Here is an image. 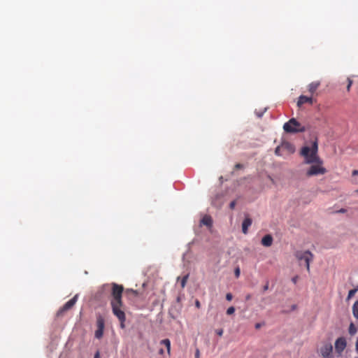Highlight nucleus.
Instances as JSON below:
<instances>
[{"instance_id":"obj_1","label":"nucleus","mask_w":358,"mask_h":358,"mask_svg":"<svg viewBox=\"0 0 358 358\" xmlns=\"http://www.w3.org/2000/svg\"><path fill=\"white\" fill-rule=\"evenodd\" d=\"M318 144L317 141L313 142L311 147L304 146L301 150V155L305 158L306 164H315L308 169L306 171L308 177L323 175L327 173V169L322 165V160L317 155Z\"/></svg>"},{"instance_id":"obj_2","label":"nucleus","mask_w":358,"mask_h":358,"mask_svg":"<svg viewBox=\"0 0 358 358\" xmlns=\"http://www.w3.org/2000/svg\"><path fill=\"white\" fill-rule=\"evenodd\" d=\"M294 256L299 262L300 264H301L303 262H304L307 271L310 273V264L314 259L313 254L309 250H297L294 253Z\"/></svg>"},{"instance_id":"obj_3","label":"nucleus","mask_w":358,"mask_h":358,"mask_svg":"<svg viewBox=\"0 0 358 358\" xmlns=\"http://www.w3.org/2000/svg\"><path fill=\"white\" fill-rule=\"evenodd\" d=\"M283 129L287 133L290 134L303 132L306 131L305 127L301 126L295 118H292L287 122L285 123Z\"/></svg>"},{"instance_id":"obj_4","label":"nucleus","mask_w":358,"mask_h":358,"mask_svg":"<svg viewBox=\"0 0 358 358\" xmlns=\"http://www.w3.org/2000/svg\"><path fill=\"white\" fill-rule=\"evenodd\" d=\"M78 295L76 294L72 299L66 302L57 312V317H62L66 311L70 310L76 303Z\"/></svg>"},{"instance_id":"obj_5","label":"nucleus","mask_w":358,"mask_h":358,"mask_svg":"<svg viewBox=\"0 0 358 358\" xmlns=\"http://www.w3.org/2000/svg\"><path fill=\"white\" fill-rule=\"evenodd\" d=\"M122 292H112V299L110 301L112 308L122 306Z\"/></svg>"},{"instance_id":"obj_6","label":"nucleus","mask_w":358,"mask_h":358,"mask_svg":"<svg viewBox=\"0 0 358 358\" xmlns=\"http://www.w3.org/2000/svg\"><path fill=\"white\" fill-rule=\"evenodd\" d=\"M101 291H124V287L122 285L107 283L102 285Z\"/></svg>"},{"instance_id":"obj_7","label":"nucleus","mask_w":358,"mask_h":358,"mask_svg":"<svg viewBox=\"0 0 358 358\" xmlns=\"http://www.w3.org/2000/svg\"><path fill=\"white\" fill-rule=\"evenodd\" d=\"M333 351L332 345L330 343H324L320 348V353L324 358L329 357Z\"/></svg>"},{"instance_id":"obj_8","label":"nucleus","mask_w":358,"mask_h":358,"mask_svg":"<svg viewBox=\"0 0 358 358\" xmlns=\"http://www.w3.org/2000/svg\"><path fill=\"white\" fill-rule=\"evenodd\" d=\"M346 347V341L345 338L340 337L336 340L335 342V349L338 352L341 353Z\"/></svg>"},{"instance_id":"obj_9","label":"nucleus","mask_w":358,"mask_h":358,"mask_svg":"<svg viewBox=\"0 0 358 358\" xmlns=\"http://www.w3.org/2000/svg\"><path fill=\"white\" fill-rule=\"evenodd\" d=\"M113 314L118 318L120 322H125L126 317L124 312L121 309V307L112 308Z\"/></svg>"},{"instance_id":"obj_10","label":"nucleus","mask_w":358,"mask_h":358,"mask_svg":"<svg viewBox=\"0 0 358 358\" xmlns=\"http://www.w3.org/2000/svg\"><path fill=\"white\" fill-rule=\"evenodd\" d=\"M308 103L312 105L313 103V99L311 97H308L306 96L301 95L299 97V100L297 101V106L301 107L303 104Z\"/></svg>"},{"instance_id":"obj_11","label":"nucleus","mask_w":358,"mask_h":358,"mask_svg":"<svg viewBox=\"0 0 358 358\" xmlns=\"http://www.w3.org/2000/svg\"><path fill=\"white\" fill-rule=\"evenodd\" d=\"M273 241V238L271 234H267L262 238L261 243L265 247H270L272 245Z\"/></svg>"},{"instance_id":"obj_12","label":"nucleus","mask_w":358,"mask_h":358,"mask_svg":"<svg viewBox=\"0 0 358 358\" xmlns=\"http://www.w3.org/2000/svg\"><path fill=\"white\" fill-rule=\"evenodd\" d=\"M251 224L252 219L248 217H245L242 223V231L244 234H248V228L251 226Z\"/></svg>"},{"instance_id":"obj_13","label":"nucleus","mask_w":358,"mask_h":358,"mask_svg":"<svg viewBox=\"0 0 358 358\" xmlns=\"http://www.w3.org/2000/svg\"><path fill=\"white\" fill-rule=\"evenodd\" d=\"M281 145L282 150H285L288 153H293L295 150L294 146L289 142H283Z\"/></svg>"},{"instance_id":"obj_14","label":"nucleus","mask_w":358,"mask_h":358,"mask_svg":"<svg viewBox=\"0 0 358 358\" xmlns=\"http://www.w3.org/2000/svg\"><path fill=\"white\" fill-rule=\"evenodd\" d=\"M96 326H97V329L104 330L105 320H104V318L102 317V315L100 314H99L96 316Z\"/></svg>"},{"instance_id":"obj_15","label":"nucleus","mask_w":358,"mask_h":358,"mask_svg":"<svg viewBox=\"0 0 358 358\" xmlns=\"http://www.w3.org/2000/svg\"><path fill=\"white\" fill-rule=\"evenodd\" d=\"M201 223L208 227H211L213 225V220L209 215H204L201 220Z\"/></svg>"},{"instance_id":"obj_16","label":"nucleus","mask_w":358,"mask_h":358,"mask_svg":"<svg viewBox=\"0 0 358 358\" xmlns=\"http://www.w3.org/2000/svg\"><path fill=\"white\" fill-rule=\"evenodd\" d=\"M320 85V82H318V81L311 83L308 85V91H309L311 94L315 93V91L317 90V89L319 87Z\"/></svg>"},{"instance_id":"obj_17","label":"nucleus","mask_w":358,"mask_h":358,"mask_svg":"<svg viewBox=\"0 0 358 358\" xmlns=\"http://www.w3.org/2000/svg\"><path fill=\"white\" fill-rule=\"evenodd\" d=\"M160 344L164 345L166 348L168 354H170L171 350V341L168 338L163 339L160 341Z\"/></svg>"},{"instance_id":"obj_18","label":"nucleus","mask_w":358,"mask_h":358,"mask_svg":"<svg viewBox=\"0 0 358 358\" xmlns=\"http://www.w3.org/2000/svg\"><path fill=\"white\" fill-rule=\"evenodd\" d=\"M352 313L354 317L358 319V301H355L352 306Z\"/></svg>"},{"instance_id":"obj_19","label":"nucleus","mask_w":358,"mask_h":358,"mask_svg":"<svg viewBox=\"0 0 358 358\" xmlns=\"http://www.w3.org/2000/svg\"><path fill=\"white\" fill-rule=\"evenodd\" d=\"M349 334L350 335H355L357 332V327L353 323H351L349 327Z\"/></svg>"},{"instance_id":"obj_20","label":"nucleus","mask_w":358,"mask_h":358,"mask_svg":"<svg viewBox=\"0 0 358 358\" xmlns=\"http://www.w3.org/2000/svg\"><path fill=\"white\" fill-rule=\"evenodd\" d=\"M103 334V329H97L95 331L94 336H95L96 338L100 339L101 338H102Z\"/></svg>"},{"instance_id":"obj_21","label":"nucleus","mask_w":358,"mask_h":358,"mask_svg":"<svg viewBox=\"0 0 358 358\" xmlns=\"http://www.w3.org/2000/svg\"><path fill=\"white\" fill-rule=\"evenodd\" d=\"M187 278H188V275H186L185 276H183L181 280H180V287L182 289H183L185 286V284L187 282Z\"/></svg>"},{"instance_id":"obj_22","label":"nucleus","mask_w":358,"mask_h":358,"mask_svg":"<svg viewBox=\"0 0 358 358\" xmlns=\"http://www.w3.org/2000/svg\"><path fill=\"white\" fill-rule=\"evenodd\" d=\"M282 145L278 146L275 150V155H278V156H280V155H282L283 153L282 152Z\"/></svg>"},{"instance_id":"obj_23","label":"nucleus","mask_w":358,"mask_h":358,"mask_svg":"<svg viewBox=\"0 0 358 358\" xmlns=\"http://www.w3.org/2000/svg\"><path fill=\"white\" fill-rule=\"evenodd\" d=\"M235 312V308L234 306H230L227 310V315H232Z\"/></svg>"},{"instance_id":"obj_24","label":"nucleus","mask_w":358,"mask_h":358,"mask_svg":"<svg viewBox=\"0 0 358 358\" xmlns=\"http://www.w3.org/2000/svg\"><path fill=\"white\" fill-rule=\"evenodd\" d=\"M296 308V304H293V305H292L291 308L289 310L285 309V310H283V312L284 313H289L291 311L294 310Z\"/></svg>"},{"instance_id":"obj_25","label":"nucleus","mask_w":358,"mask_h":358,"mask_svg":"<svg viewBox=\"0 0 358 358\" xmlns=\"http://www.w3.org/2000/svg\"><path fill=\"white\" fill-rule=\"evenodd\" d=\"M348 85H347V90L349 92L350 90V87L352 85V80L350 78H348Z\"/></svg>"},{"instance_id":"obj_26","label":"nucleus","mask_w":358,"mask_h":358,"mask_svg":"<svg viewBox=\"0 0 358 358\" xmlns=\"http://www.w3.org/2000/svg\"><path fill=\"white\" fill-rule=\"evenodd\" d=\"M215 332H216V334H217L218 336H222V334H223L224 331H223V329H216V330H215Z\"/></svg>"},{"instance_id":"obj_27","label":"nucleus","mask_w":358,"mask_h":358,"mask_svg":"<svg viewBox=\"0 0 358 358\" xmlns=\"http://www.w3.org/2000/svg\"><path fill=\"white\" fill-rule=\"evenodd\" d=\"M232 298H233L232 294L230 292H228L227 296H226V299L227 301H231L232 299Z\"/></svg>"},{"instance_id":"obj_28","label":"nucleus","mask_w":358,"mask_h":358,"mask_svg":"<svg viewBox=\"0 0 358 358\" xmlns=\"http://www.w3.org/2000/svg\"><path fill=\"white\" fill-rule=\"evenodd\" d=\"M236 201H232L230 204H229V207L231 209H234L236 206Z\"/></svg>"},{"instance_id":"obj_29","label":"nucleus","mask_w":358,"mask_h":358,"mask_svg":"<svg viewBox=\"0 0 358 358\" xmlns=\"http://www.w3.org/2000/svg\"><path fill=\"white\" fill-rule=\"evenodd\" d=\"M235 275L236 277L239 276V275H240V268H236L235 269Z\"/></svg>"},{"instance_id":"obj_30","label":"nucleus","mask_w":358,"mask_h":358,"mask_svg":"<svg viewBox=\"0 0 358 358\" xmlns=\"http://www.w3.org/2000/svg\"><path fill=\"white\" fill-rule=\"evenodd\" d=\"M356 292H348V299H350L351 297L354 296Z\"/></svg>"},{"instance_id":"obj_31","label":"nucleus","mask_w":358,"mask_h":358,"mask_svg":"<svg viewBox=\"0 0 358 358\" xmlns=\"http://www.w3.org/2000/svg\"><path fill=\"white\" fill-rule=\"evenodd\" d=\"M199 349H196V352H195V358H199Z\"/></svg>"},{"instance_id":"obj_32","label":"nucleus","mask_w":358,"mask_h":358,"mask_svg":"<svg viewBox=\"0 0 358 358\" xmlns=\"http://www.w3.org/2000/svg\"><path fill=\"white\" fill-rule=\"evenodd\" d=\"M298 278H299L298 276H294V278H292V280L294 283H296L298 280Z\"/></svg>"},{"instance_id":"obj_33","label":"nucleus","mask_w":358,"mask_h":358,"mask_svg":"<svg viewBox=\"0 0 358 358\" xmlns=\"http://www.w3.org/2000/svg\"><path fill=\"white\" fill-rule=\"evenodd\" d=\"M346 211H347V210H346V209H345V208H341V209H340L339 210H338V213H345Z\"/></svg>"},{"instance_id":"obj_34","label":"nucleus","mask_w":358,"mask_h":358,"mask_svg":"<svg viewBox=\"0 0 358 358\" xmlns=\"http://www.w3.org/2000/svg\"><path fill=\"white\" fill-rule=\"evenodd\" d=\"M242 167H243V165H242V164H236L235 165V168H236V169H241V168H242Z\"/></svg>"},{"instance_id":"obj_35","label":"nucleus","mask_w":358,"mask_h":358,"mask_svg":"<svg viewBox=\"0 0 358 358\" xmlns=\"http://www.w3.org/2000/svg\"><path fill=\"white\" fill-rule=\"evenodd\" d=\"M195 305H196V306L198 308H200V306H201V305H200V302H199L198 300H196V302H195Z\"/></svg>"},{"instance_id":"obj_36","label":"nucleus","mask_w":358,"mask_h":358,"mask_svg":"<svg viewBox=\"0 0 358 358\" xmlns=\"http://www.w3.org/2000/svg\"><path fill=\"white\" fill-rule=\"evenodd\" d=\"M120 322V328L124 329V327H125L124 322Z\"/></svg>"},{"instance_id":"obj_37","label":"nucleus","mask_w":358,"mask_h":358,"mask_svg":"<svg viewBox=\"0 0 358 358\" xmlns=\"http://www.w3.org/2000/svg\"><path fill=\"white\" fill-rule=\"evenodd\" d=\"M261 327H262V324H261V323H257V324H255V328H256V329H259V328H260Z\"/></svg>"},{"instance_id":"obj_38","label":"nucleus","mask_w":358,"mask_h":358,"mask_svg":"<svg viewBox=\"0 0 358 358\" xmlns=\"http://www.w3.org/2000/svg\"><path fill=\"white\" fill-rule=\"evenodd\" d=\"M164 353V349H163V348H160V349L159 350V354H160V355H163Z\"/></svg>"},{"instance_id":"obj_39","label":"nucleus","mask_w":358,"mask_h":358,"mask_svg":"<svg viewBox=\"0 0 358 358\" xmlns=\"http://www.w3.org/2000/svg\"><path fill=\"white\" fill-rule=\"evenodd\" d=\"M94 358H99V352L98 351L95 353Z\"/></svg>"},{"instance_id":"obj_40","label":"nucleus","mask_w":358,"mask_h":358,"mask_svg":"<svg viewBox=\"0 0 358 358\" xmlns=\"http://www.w3.org/2000/svg\"><path fill=\"white\" fill-rule=\"evenodd\" d=\"M355 347H356V351H357V353H358V338L357 339L356 344H355Z\"/></svg>"},{"instance_id":"obj_41","label":"nucleus","mask_w":358,"mask_h":358,"mask_svg":"<svg viewBox=\"0 0 358 358\" xmlns=\"http://www.w3.org/2000/svg\"><path fill=\"white\" fill-rule=\"evenodd\" d=\"M358 174V171L357 170H354L352 171V176H355V175H357Z\"/></svg>"},{"instance_id":"obj_42","label":"nucleus","mask_w":358,"mask_h":358,"mask_svg":"<svg viewBox=\"0 0 358 358\" xmlns=\"http://www.w3.org/2000/svg\"><path fill=\"white\" fill-rule=\"evenodd\" d=\"M142 286H143V288H145L146 283H145V282H143V283L142 284Z\"/></svg>"},{"instance_id":"obj_43","label":"nucleus","mask_w":358,"mask_h":358,"mask_svg":"<svg viewBox=\"0 0 358 358\" xmlns=\"http://www.w3.org/2000/svg\"><path fill=\"white\" fill-rule=\"evenodd\" d=\"M127 291H131V292H133V291H134V290L133 289H127Z\"/></svg>"},{"instance_id":"obj_44","label":"nucleus","mask_w":358,"mask_h":358,"mask_svg":"<svg viewBox=\"0 0 358 358\" xmlns=\"http://www.w3.org/2000/svg\"><path fill=\"white\" fill-rule=\"evenodd\" d=\"M350 291L355 292V291H357V289H351Z\"/></svg>"},{"instance_id":"obj_45","label":"nucleus","mask_w":358,"mask_h":358,"mask_svg":"<svg viewBox=\"0 0 358 358\" xmlns=\"http://www.w3.org/2000/svg\"><path fill=\"white\" fill-rule=\"evenodd\" d=\"M180 296H178V297H177V300L179 301H180Z\"/></svg>"},{"instance_id":"obj_46","label":"nucleus","mask_w":358,"mask_h":358,"mask_svg":"<svg viewBox=\"0 0 358 358\" xmlns=\"http://www.w3.org/2000/svg\"><path fill=\"white\" fill-rule=\"evenodd\" d=\"M356 192H357V193H358V189H357V190H356Z\"/></svg>"},{"instance_id":"obj_47","label":"nucleus","mask_w":358,"mask_h":358,"mask_svg":"<svg viewBox=\"0 0 358 358\" xmlns=\"http://www.w3.org/2000/svg\"><path fill=\"white\" fill-rule=\"evenodd\" d=\"M355 358H358V357H355Z\"/></svg>"}]
</instances>
